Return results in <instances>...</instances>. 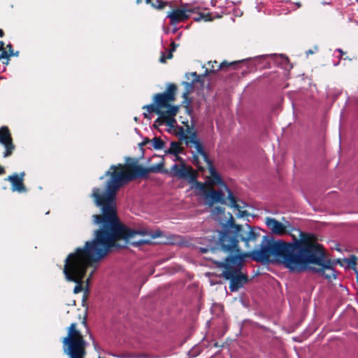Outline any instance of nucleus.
<instances>
[{"label": "nucleus", "mask_w": 358, "mask_h": 358, "mask_svg": "<svg viewBox=\"0 0 358 358\" xmlns=\"http://www.w3.org/2000/svg\"><path fill=\"white\" fill-rule=\"evenodd\" d=\"M150 142V140L148 138H145L143 140V141L140 144L141 146H144L145 145H147L148 143H149Z\"/></svg>", "instance_id": "34"}, {"label": "nucleus", "mask_w": 358, "mask_h": 358, "mask_svg": "<svg viewBox=\"0 0 358 358\" xmlns=\"http://www.w3.org/2000/svg\"><path fill=\"white\" fill-rule=\"evenodd\" d=\"M62 350L69 358H85L88 343L78 329L76 322L67 328L66 336L62 338Z\"/></svg>", "instance_id": "4"}, {"label": "nucleus", "mask_w": 358, "mask_h": 358, "mask_svg": "<svg viewBox=\"0 0 358 358\" xmlns=\"http://www.w3.org/2000/svg\"><path fill=\"white\" fill-rule=\"evenodd\" d=\"M357 294H358V291H357Z\"/></svg>", "instance_id": "48"}, {"label": "nucleus", "mask_w": 358, "mask_h": 358, "mask_svg": "<svg viewBox=\"0 0 358 358\" xmlns=\"http://www.w3.org/2000/svg\"><path fill=\"white\" fill-rule=\"evenodd\" d=\"M87 331V333H88V334H89V336H90V338L92 340L93 345H94V346H96V342H95V341H94V338H93L92 334L90 333V331H89L88 329H87V331Z\"/></svg>", "instance_id": "37"}, {"label": "nucleus", "mask_w": 358, "mask_h": 358, "mask_svg": "<svg viewBox=\"0 0 358 358\" xmlns=\"http://www.w3.org/2000/svg\"><path fill=\"white\" fill-rule=\"evenodd\" d=\"M157 122H163L164 124H166L169 127H174L176 120L174 117H171L164 115H159V117L157 119Z\"/></svg>", "instance_id": "17"}, {"label": "nucleus", "mask_w": 358, "mask_h": 358, "mask_svg": "<svg viewBox=\"0 0 358 358\" xmlns=\"http://www.w3.org/2000/svg\"><path fill=\"white\" fill-rule=\"evenodd\" d=\"M4 36V31L3 29H0V37H3Z\"/></svg>", "instance_id": "41"}, {"label": "nucleus", "mask_w": 358, "mask_h": 358, "mask_svg": "<svg viewBox=\"0 0 358 358\" xmlns=\"http://www.w3.org/2000/svg\"><path fill=\"white\" fill-rule=\"evenodd\" d=\"M217 213L221 214L223 213L224 211V209L222 207H216L215 209Z\"/></svg>", "instance_id": "36"}, {"label": "nucleus", "mask_w": 358, "mask_h": 358, "mask_svg": "<svg viewBox=\"0 0 358 358\" xmlns=\"http://www.w3.org/2000/svg\"><path fill=\"white\" fill-rule=\"evenodd\" d=\"M227 190L228 192V199L230 201V206L231 208H234L238 210V217H243L245 216H248L249 213L247 210H241V206L237 203L236 198L233 194V192L227 188Z\"/></svg>", "instance_id": "15"}, {"label": "nucleus", "mask_w": 358, "mask_h": 358, "mask_svg": "<svg viewBox=\"0 0 358 358\" xmlns=\"http://www.w3.org/2000/svg\"><path fill=\"white\" fill-rule=\"evenodd\" d=\"M93 218L94 222L100 226L94 231V239L86 241L83 247L77 248L73 252L68 255L64 261L63 273L67 281L76 283L74 294L84 290L85 285L88 287L93 271L85 281L87 269L96 268L112 248L118 246L117 241L134 239L106 220L99 219L98 215H93Z\"/></svg>", "instance_id": "3"}, {"label": "nucleus", "mask_w": 358, "mask_h": 358, "mask_svg": "<svg viewBox=\"0 0 358 358\" xmlns=\"http://www.w3.org/2000/svg\"><path fill=\"white\" fill-rule=\"evenodd\" d=\"M142 108L146 110L148 112V113H143V117H144V118H146V119H150V117L149 116L148 113H154L159 115L161 113V110H159V108L155 103L154 101H153V103L143 106Z\"/></svg>", "instance_id": "16"}, {"label": "nucleus", "mask_w": 358, "mask_h": 358, "mask_svg": "<svg viewBox=\"0 0 358 358\" xmlns=\"http://www.w3.org/2000/svg\"><path fill=\"white\" fill-rule=\"evenodd\" d=\"M3 173H5V169L3 166L0 165V176L3 175Z\"/></svg>", "instance_id": "40"}, {"label": "nucleus", "mask_w": 358, "mask_h": 358, "mask_svg": "<svg viewBox=\"0 0 358 358\" xmlns=\"http://www.w3.org/2000/svg\"><path fill=\"white\" fill-rule=\"evenodd\" d=\"M190 76L193 77L192 80V83H198L200 82V76L196 73V72H192L190 73Z\"/></svg>", "instance_id": "31"}, {"label": "nucleus", "mask_w": 358, "mask_h": 358, "mask_svg": "<svg viewBox=\"0 0 358 358\" xmlns=\"http://www.w3.org/2000/svg\"><path fill=\"white\" fill-rule=\"evenodd\" d=\"M215 17H212V13H200L199 17L194 18L195 21L203 20L205 22L212 21Z\"/></svg>", "instance_id": "27"}, {"label": "nucleus", "mask_w": 358, "mask_h": 358, "mask_svg": "<svg viewBox=\"0 0 358 358\" xmlns=\"http://www.w3.org/2000/svg\"><path fill=\"white\" fill-rule=\"evenodd\" d=\"M308 53H310V54H312V53H313V51H311V50H309V51H308Z\"/></svg>", "instance_id": "47"}, {"label": "nucleus", "mask_w": 358, "mask_h": 358, "mask_svg": "<svg viewBox=\"0 0 358 358\" xmlns=\"http://www.w3.org/2000/svg\"><path fill=\"white\" fill-rule=\"evenodd\" d=\"M228 223L229 229L220 232L218 243L222 251L236 255L228 256L224 262L215 263L223 268L222 275L229 280L231 292H237L249 281L247 274L241 272L244 257L264 264H282L291 272L300 273L308 269L329 281L336 279L334 266L337 264L342 265L341 260L328 258L315 235L299 231V238L293 236L291 243L274 241L264 236L259 249L241 254L239 241L245 243V248H250V243H255L260 237L259 229L248 224H236L231 214Z\"/></svg>", "instance_id": "1"}, {"label": "nucleus", "mask_w": 358, "mask_h": 358, "mask_svg": "<svg viewBox=\"0 0 358 358\" xmlns=\"http://www.w3.org/2000/svg\"><path fill=\"white\" fill-rule=\"evenodd\" d=\"M6 49L8 50L7 51L10 54V55L13 56V55H14L13 45L10 43L7 45Z\"/></svg>", "instance_id": "33"}, {"label": "nucleus", "mask_w": 358, "mask_h": 358, "mask_svg": "<svg viewBox=\"0 0 358 358\" xmlns=\"http://www.w3.org/2000/svg\"><path fill=\"white\" fill-rule=\"evenodd\" d=\"M206 199L208 200L210 206H212L215 203H225L224 193L220 190H215L213 188L206 194Z\"/></svg>", "instance_id": "12"}, {"label": "nucleus", "mask_w": 358, "mask_h": 358, "mask_svg": "<svg viewBox=\"0 0 358 358\" xmlns=\"http://www.w3.org/2000/svg\"><path fill=\"white\" fill-rule=\"evenodd\" d=\"M129 160L132 162L111 165L104 176L100 177V180L105 176L108 177L105 192L101 193L99 188L94 187L92 189V197L95 204L101 208V214L98 215L99 218L106 220L133 238L137 235L141 236V238L131 242L134 246H141L150 244L152 239L163 236V232L159 229L154 231L147 229H131L122 224L117 213V192L123 185L138 178H147L150 173H168V171L164 169L162 162L150 167H144L138 164L136 159L128 158L127 161Z\"/></svg>", "instance_id": "2"}, {"label": "nucleus", "mask_w": 358, "mask_h": 358, "mask_svg": "<svg viewBox=\"0 0 358 358\" xmlns=\"http://www.w3.org/2000/svg\"><path fill=\"white\" fill-rule=\"evenodd\" d=\"M176 157V159L175 160H177V161H179L180 162V164H185V161L182 159V158H181L179 155H174Z\"/></svg>", "instance_id": "35"}, {"label": "nucleus", "mask_w": 358, "mask_h": 358, "mask_svg": "<svg viewBox=\"0 0 358 358\" xmlns=\"http://www.w3.org/2000/svg\"><path fill=\"white\" fill-rule=\"evenodd\" d=\"M245 60H239V61H234L231 62H228L227 61H224L221 62L220 64H218L217 61L213 62H209V69H206L205 71V73L203 76H207L210 73H215L220 70H226L229 67H232L233 69H236L237 66L241 63L244 62Z\"/></svg>", "instance_id": "9"}, {"label": "nucleus", "mask_w": 358, "mask_h": 358, "mask_svg": "<svg viewBox=\"0 0 358 358\" xmlns=\"http://www.w3.org/2000/svg\"><path fill=\"white\" fill-rule=\"evenodd\" d=\"M266 224L274 234L284 235L287 232L286 226L275 218L266 217Z\"/></svg>", "instance_id": "11"}, {"label": "nucleus", "mask_w": 358, "mask_h": 358, "mask_svg": "<svg viewBox=\"0 0 358 358\" xmlns=\"http://www.w3.org/2000/svg\"><path fill=\"white\" fill-rule=\"evenodd\" d=\"M182 84L185 87V90L182 94V97L184 99L182 104L184 108H185L186 112L190 115L192 113V109L190 108L191 99L188 97V96L192 92L194 83L183 81Z\"/></svg>", "instance_id": "13"}, {"label": "nucleus", "mask_w": 358, "mask_h": 358, "mask_svg": "<svg viewBox=\"0 0 358 358\" xmlns=\"http://www.w3.org/2000/svg\"><path fill=\"white\" fill-rule=\"evenodd\" d=\"M338 51L341 53V57L345 54L341 49H338Z\"/></svg>", "instance_id": "42"}, {"label": "nucleus", "mask_w": 358, "mask_h": 358, "mask_svg": "<svg viewBox=\"0 0 358 358\" xmlns=\"http://www.w3.org/2000/svg\"><path fill=\"white\" fill-rule=\"evenodd\" d=\"M152 146L155 150H162L164 145V141L158 137H155L152 139Z\"/></svg>", "instance_id": "25"}, {"label": "nucleus", "mask_w": 358, "mask_h": 358, "mask_svg": "<svg viewBox=\"0 0 358 358\" xmlns=\"http://www.w3.org/2000/svg\"><path fill=\"white\" fill-rule=\"evenodd\" d=\"M189 134V136H188L189 138H185L184 140V141L185 142V143L187 145L189 144V143H194L195 141H199V139L197 138V134L196 131H190V133H187V135Z\"/></svg>", "instance_id": "26"}, {"label": "nucleus", "mask_w": 358, "mask_h": 358, "mask_svg": "<svg viewBox=\"0 0 358 358\" xmlns=\"http://www.w3.org/2000/svg\"><path fill=\"white\" fill-rule=\"evenodd\" d=\"M195 186L197 189H199L206 197V194L209 192L210 189L208 188V185L206 183L197 181V178L196 181H194Z\"/></svg>", "instance_id": "24"}, {"label": "nucleus", "mask_w": 358, "mask_h": 358, "mask_svg": "<svg viewBox=\"0 0 358 358\" xmlns=\"http://www.w3.org/2000/svg\"><path fill=\"white\" fill-rule=\"evenodd\" d=\"M166 108H167V110H164V111L161 110L160 115L175 117L179 110L178 106H173V105H171V103H170L169 106L168 107H166Z\"/></svg>", "instance_id": "20"}, {"label": "nucleus", "mask_w": 358, "mask_h": 358, "mask_svg": "<svg viewBox=\"0 0 358 358\" xmlns=\"http://www.w3.org/2000/svg\"><path fill=\"white\" fill-rule=\"evenodd\" d=\"M0 144L2 145L5 151L3 157L6 158L11 156L15 149L13 137L9 128L7 126L0 127Z\"/></svg>", "instance_id": "7"}, {"label": "nucleus", "mask_w": 358, "mask_h": 358, "mask_svg": "<svg viewBox=\"0 0 358 358\" xmlns=\"http://www.w3.org/2000/svg\"><path fill=\"white\" fill-rule=\"evenodd\" d=\"M182 123L187 127V129H184L183 127H180L177 134L180 136V140L184 141L185 138H189L187 133H190V127L187 121L186 122H183Z\"/></svg>", "instance_id": "21"}, {"label": "nucleus", "mask_w": 358, "mask_h": 358, "mask_svg": "<svg viewBox=\"0 0 358 358\" xmlns=\"http://www.w3.org/2000/svg\"><path fill=\"white\" fill-rule=\"evenodd\" d=\"M178 46L175 42H172L171 43V48L169 49V52L168 54V58L171 59L173 57V52L176 50V48Z\"/></svg>", "instance_id": "30"}, {"label": "nucleus", "mask_w": 358, "mask_h": 358, "mask_svg": "<svg viewBox=\"0 0 358 358\" xmlns=\"http://www.w3.org/2000/svg\"><path fill=\"white\" fill-rule=\"evenodd\" d=\"M197 153H199L205 162L210 160L208 158V154L204 151L202 143L199 140L193 143Z\"/></svg>", "instance_id": "18"}, {"label": "nucleus", "mask_w": 358, "mask_h": 358, "mask_svg": "<svg viewBox=\"0 0 358 358\" xmlns=\"http://www.w3.org/2000/svg\"><path fill=\"white\" fill-rule=\"evenodd\" d=\"M143 1H145V0H136L137 3H142Z\"/></svg>", "instance_id": "45"}, {"label": "nucleus", "mask_w": 358, "mask_h": 358, "mask_svg": "<svg viewBox=\"0 0 358 358\" xmlns=\"http://www.w3.org/2000/svg\"><path fill=\"white\" fill-rule=\"evenodd\" d=\"M344 261L347 262L348 266L353 269L355 271L357 270L356 268L358 262V257L357 256L351 255L349 258L344 259Z\"/></svg>", "instance_id": "23"}, {"label": "nucleus", "mask_w": 358, "mask_h": 358, "mask_svg": "<svg viewBox=\"0 0 358 358\" xmlns=\"http://www.w3.org/2000/svg\"><path fill=\"white\" fill-rule=\"evenodd\" d=\"M177 91L178 87L176 85L169 83L164 92L154 94L152 97L153 101L158 106L159 110L168 107L170 103L175 101Z\"/></svg>", "instance_id": "5"}, {"label": "nucleus", "mask_w": 358, "mask_h": 358, "mask_svg": "<svg viewBox=\"0 0 358 358\" xmlns=\"http://www.w3.org/2000/svg\"><path fill=\"white\" fill-rule=\"evenodd\" d=\"M164 124V122H157V120H156L155 121V122H154L153 126H154L155 128H157V127H158L161 126V125H162V124Z\"/></svg>", "instance_id": "38"}, {"label": "nucleus", "mask_w": 358, "mask_h": 358, "mask_svg": "<svg viewBox=\"0 0 358 358\" xmlns=\"http://www.w3.org/2000/svg\"><path fill=\"white\" fill-rule=\"evenodd\" d=\"M168 55L166 56V53L165 52H162V55H161V57L159 58V62L161 63H166V60L168 59Z\"/></svg>", "instance_id": "32"}, {"label": "nucleus", "mask_w": 358, "mask_h": 358, "mask_svg": "<svg viewBox=\"0 0 358 358\" xmlns=\"http://www.w3.org/2000/svg\"><path fill=\"white\" fill-rule=\"evenodd\" d=\"M24 172H21L19 174L15 173L11 176H8L5 180L10 182L12 192L25 193L27 189L24 183Z\"/></svg>", "instance_id": "8"}, {"label": "nucleus", "mask_w": 358, "mask_h": 358, "mask_svg": "<svg viewBox=\"0 0 358 358\" xmlns=\"http://www.w3.org/2000/svg\"><path fill=\"white\" fill-rule=\"evenodd\" d=\"M82 323H83L85 326H86V325H87L86 317H84V320H83V321L82 322Z\"/></svg>", "instance_id": "43"}, {"label": "nucleus", "mask_w": 358, "mask_h": 358, "mask_svg": "<svg viewBox=\"0 0 358 358\" xmlns=\"http://www.w3.org/2000/svg\"><path fill=\"white\" fill-rule=\"evenodd\" d=\"M169 174L180 179H188L189 182L196 181L197 178V173L192 166H187L185 164H173L170 169Z\"/></svg>", "instance_id": "6"}, {"label": "nucleus", "mask_w": 358, "mask_h": 358, "mask_svg": "<svg viewBox=\"0 0 358 358\" xmlns=\"http://www.w3.org/2000/svg\"><path fill=\"white\" fill-rule=\"evenodd\" d=\"M12 55H10V54L8 52L7 50H3L0 54V61H2V63L4 64H8L10 57Z\"/></svg>", "instance_id": "28"}, {"label": "nucleus", "mask_w": 358, "mask_h": 358, "mask_svg": "<svg viewBox=\"0 0 358 358\" xmlns=\"http://www.w3.org/2000/svg\"><path fill=\"white\" fill-rule=\"evenodd\" d=\"M183 148L180 146V143L176 141H172L170 145V148L167 151V153L172 154L173 155H178L182 153Z\"/></svg>", "instance_id": "19"}, {"label": "nucleus", "mask_w": 358, "mask_h": 358, "mask_svg": "<svg viewBox=\"0 0 358 358\" xmlns=\"http://www.w3.org/2000/svg\"><path fill=\"white\" fill-rule=\"evenodd\" d=\"M201 251L203 253H206V252L208 251V249H206V248H201Z\"/></svg>", "instance_id": "44"}, {"label": "nucleus", "mask_w": 358, "mask_h": 358, "mask_svg": "<svg viewBox=\"0 0 358 358\" xmlns=\"http://www.w3.org/2000/svg\"><path fill=\"white\" fill-rule=\"evenodd\" d=\"M192 163L196 166L200 171L204 170V169L200 165L199 157L196 155H194Z\"/></svg>", "instance_id": "29"}, {"label": "nucleus", "mask_w": 358, "mask_h": 358, "mask_svg": "<svg viewBox=\"0 0 358 358\" xmlns=\"http://www.w3.org/2000/svg\"><path fill=\"white\" fill-rule=\"evenodd\" d=\"M3 50H7L4 48V43L3 41H0V51L2 52Z\"/></svg>", "instance_id": "39"}, {"label": "nucleus", "mask_w": 358, "mask_h": 358, "mask_svg": "<svg viewBox=\"0 0 358 358\" xmlns=\"http://www.w3.org/2000/svg\"><path fill=\"white\" fill-rule=\"evenodd\" d=\"M19 54V52H16L15 53H14V55H13V56H17Z\"/></svg>", "instance_id": "46"}, {"label": "nucleus", "mask_w": 358, "mask_h": 358, "mask_svg": "<svg viewBox=\"0 0 358 358\" xmlns=\"http://www.w3.org/2000/svg\"><path fill=\"white\" fill-rule=\"evenodd\" d=\"M192 13H193L192 9L177 8L170 12L167 17L170 18L171 24H176L188 19Z\"/></svg>", "instance_id": "10"}, {"label": "nucleus", "mask_w": 358, "mask_h": 358, "mask_svg": "<svg viewBox=\"0 0 358 358\" xmlns=\"http://www.w3.org/2000/svg\"><path fill=\"white\" fill-rule=\"evenodd\" d=\"M209 170L210 176L209 178L210 182L212 185H223L224 182L221 176L218 174L216 169H215L211 160L206 162Z\"/></svg>", "instance_id": "14"}, {"label": "nucleus", "mask_w": 358, "mask_h": 358, "mask_svg": "<svg viewBox=\"0 0 358 358\" xmlns=\"http://www.w3.org/2000/svg\"><path fill=\"white\" fill-rule=\"evenodd\" d=\"M145 2L148 4H150L153 8L157 9H162L166 5V1H163L162 0H145Z\"/></svg>", "instance_id": "22"}]
</instances>
